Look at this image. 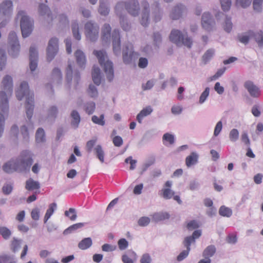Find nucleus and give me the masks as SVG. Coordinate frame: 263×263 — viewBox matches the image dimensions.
<instances>
[{
  "mask_svg": "<svg viewBox=\"0 0 263 263\" xmlns=\"http://www.w3.org/2000/svg\"><path fill=\"white\" fill-rule=\"evenodd\" d=\"M33 162V154L30 151H24L16 160H11L6 163L3 169L7 173L26 172L30 170Z\"/></svg>",
  "mask_w": 263,
  "mask_h": 263,
  "instance_id": "1",
  "label": "nucleus"
},
{
  "mask_svg": "<svg viewBox=\"0 0 263 263\" xmlns=\"http://www.w3.org/2000/svg\"><path fill=\"white\" fill-rule=\"evenodd\" d=\"M209 88L206 87L204 91L201 93L199 98L200 103H203L205 101L206 98L208 97L209 95Z\"/></svg>",
  "mask_w": 263,
  "mask_h": 263,
  "instance_id": "62",
  "label": "nucleus"
},
{
  "mask_svg": "<svg viewBox=\"0 0 263 263\" xmlns=\"http://www.w3.org/2000/svg\"><path fill=\"white\" fill-rule=\"evenodd\" d=\"M3 88L8 94L11 95L12 92V79L9 76L5 77L2 81Z\"/></svg>",
  "mask_w": 263,
  "mask_h": 263,
  "instance_id": "22",
  "label": "nucleus"
},
{
  "mask_svg": "<svg viewBox=\"0 0 263 263\" xmlns=\"http://www.w3.org/2000/svg\"><path fill=\"white\" fill-rule=\"evenodd\" d=\"M249 35H243L239 36V41L243 44H247L249 40V37L253 35V32L249 31L248 32ZM256 42L258 43V45L261 46L263 45V32L260 31L255 34H253Z\"/></svg>",
  "mask_w": 263,
  "mask_h": 263,
  "instance_id": "12",
  "label": "nucleus"
},
{
  "mask_svg": "<svg viewBox=\"0 0 263 263\" xmlns=\"http://www.w3.org/2000/svg\"><path fill=\"white\" fill-rule=\"evenodd\" d=\"M39 11L41 15H46V21L48 23L52 22L54 19L58 18L60 22L62 21L68 22L67 18L64 15H60L58 16L53 14L49 10L48 7L45 4H40L39 6Z\"/></svg>",
  "mask_w": 263,
  "mask_h": 263,
  "instance_id": "8",
  "label": "nucleus"
},
{
  "mask_svg": "<svg viewBox=\"0 0 263 263\" xmlns=\"http://www.w3.org/2000/svg\"><path fill=\"white\" fill-rule=\"evenodd\" d=\"M0 137L4 131L5 116H8L9 111L8 100L6 93L0 92Z\"/></svg>",
  "mask_w": 263,
  "mask_h": 263,
  "instance_id": "6",
  "label": "nucleus"
},
{
  "mask_svg": "<svg viewBox=\"0 0 263 263\" xmlns=\"http://www.w3.org/2000/svg\"><path fill=\"white\" fill-rule=\"evenodd\" d=\"M162 141L165 145H167V144L172 145L175 142V138L173 135L170 133H165L162 137Z\"/></svg>",
  "mask_w": 263,
  "mask_h": 263,
  "instance_id": "33",
  "label": "nucleus"
},
{
  "mask_svg": "<svg viewBox=\"0 0 263 263\" xmlns=\"http://www.w3.org/2000/svg\"><path fill=\"white\" fill-rule=\"evenodd\" d=\"M142 7L143 10L140 22L143 26L145 27L148 25L149 23V4L147 2L144 1L142 3Z\"/></svg>",
  "mask_w": 263,
  "mask_h": 263,
  "instance_id": "19",
  "label": "nucleus"
},
{
  "mask_svg": "<svg viewBox=\"0 0 263 263\" xmlns=\"http://www.w3.org/2000/svg\"><path fill=\"white\" fill-rule=\"evenodd\" d=\"M241 140L247 147L250 146V140L247 132H244L242 133Z\"/></svg>",
  "mask_w": 263,
  "mask_h": 263,
  "instance_id": "55",
  "label": "nucleus"
},
{
  "mask_svg": "<svg viewBox=\"0 0 263 263\" xmlns=\"http://www.w3.org/2000/svg\"><path fill=\"white\" fill-rule=\"evenodd\" d=\"M199 156L196 152H192L186 157L185 159V164L187 167L196 164L198 162Z\"/></svg>",
  "mask_w": 263,
  "mask_h": 263,
  "instance_id": "25",
  "label": "nucleus"
},
{
  "mask_svg": "<svg viewBox=\"0 0 263 263\" xmlns=\"http://www.w3.org/2000/svg\"><path fill=\"white\" fill-rule=\"evenodd\" d=\"M56 208H57V204L55 203H52L49 205V208L47 210L46 213L45 215V217H44V222H46L47 221V220L50 218L51 216L53 213Z\"/></svg>",
  "mask_w": 263,
  "mask_h": 263,
  "instance_id": "36",
  "label": "nucleus"
},
{
  "mask_svg": "<svg viewBox=\"0 0 263 263\" xmlns=\"http://www.w3.org/2000/svg\"><path fill=\"white\" fill-rule=\"evenodd\" d=\"M58 113V108L56 106H52L48 110V116L49 117L55 118Z\"/></svg>",
  "mask_w": 263,
  "mask_h": 263,
  "instance_id": "60",
  "label": "nucleus"
},
{
  "mask_svg": "<svg viewBox=\"0 0 263 263\" xmlns=\"http://www.w3.org/2000/svg\"><path fill=\"white\" fill-rule=\"evenodd\" d=\"M250 96L253 98H258L261 95V91L252 81H248L244 84Z\"/></svg>",
  "mask_w": 263,
  "mask_h": 263,
  "instance_id": "16",
  "label": "nucleus"
},
{
  "mask_svg": "<svg viewBox=\"0 0 263 263\" xmlns=\"http://www.w3.org/2000/svg\"><path fill=\"white\" fill-rule=\"evenodd\" d=\"M184 10V6L182 5H178L176 6L170 14V17L172 20H178L179 19L183 12Z\"/></svg>",
  "mask_w": 263,
  "mask_h": 263,
  "instance_id": "24",
  "label": "nucleus"
},
{
  "mask_svg": "<svg viewBox=\"0 0 263 263\" xmlns=\"http://www.w3.org/2000/svg\"><path fill=\"white\" fill-rule=\"evenodd\" d=\"M36 141L37 142H42L45 140V133L43 129L39 128L36 133Z\"/></svg>",
  "mask_w": 263,
  "mask_h": 263,
  "instance_id": "41",
  "label": "nucleus"
},
{
  "mask_svg": "<svg viewBox=\"0 0 263 263\" xmlns=\"http://www.w3.org/2000/svg\"><path fill=\"white\" fill-rule=\"evenodd\" d=\"M92 245V240L90 238H85L81 240L79 245L78 247L82 250H85L89 248Z\"/></svg>",
  "mask_w": 263,
  "mask_h": 263,
  "instance_id": "35",
  "label": "nucleus"
},
{
  "mask_svg": "<svg viewBox=\"0 0 263 263\" xmlns=\"http://www.w3.org/2000/svg\"><path fill=\"white\" fill-rule=\"evenodd\" d=\"M31 218L34 220H37L40 218V210L38 208L33 209L31 212Z\"/></svg>",
  "mask_w": 263,
  "mask_h": 263,
  "instance_id": "64",
  "label": "nucleus"
},
{
  "mask_svg": "<svg viewBox=\"0 0 263 263\" xmlns=\"http://www.w3.org/2000/svg\"><path fill=\"white\" fill-rule=\"evenodd\" d=\"M65 215L69 217L72 221L75 220L77 217L76 210L73 208H70L68 211H66L65 212Z\"/></svg>",
  "mask_w": 263,
  "mask_h": 263,
  "instance_id": "43",
  "label": "nucleus"
},
{
  "mask_svg": "<svg viewBox=\"0 0 263 263\" xmlns=\"http://www.w3.org/2000/svg\"><path fill=\"white\" fill-rule=\"evenodd\" d=\"M99 12L101 15L104 16L107 15L109 13L108 8L105 6L102 1H100V2Z\"/></svg>",
  "mask_w": 263,
  "mask_h": 263,
  "instance_id": "44",
  "label": "nucleus"
},
{
  "mask_svg": "<svg viewBox=\"0 0 263 263\" xmlns=\"http://www.w3.org/2000/svg\"><path fill=\"white\" fill-rule=\"evenodd\" d=\"M51 76L53 79H57L58 81H61L62 79V73L60 70L58 68L53 69Z\"/></svg>",
  "mask_w": 263,
  "mask_h": 263,
  "instance_id": "51",
  "label": "nucleus"
},
{
  "mask_svg": "<svg viewBox=\"0 0 263 263\" xmlns=\"http://www.w3.org/2000/svg\"><path fill=\"white\" fill-rule=\"evenodd\" d=\"M8 40L9 43L11 45L10 54L13 57H15L18 55L20 49V45L15 32H11L9 33Z\"/></svg>",
  "mask_w": 263,
  "mask_h": 263,
  "instance_id": "10",
  "label": "nucleus"
},
{
  "mask_svg": "<svg viewBox=\"0 0 263 263\" xmlns=\"http://www.w3.org/2000/svg\"><path fill=\"white\" fill-rule=\"evenodd\" d=\"M12 11V3L10 1H6L0 5V19L4 17H9Z\"/></svg>",
  "mask_w": 263,
  "mask_h": 263,
  "instance_id": "14",
  "label": "nucleus"
},
{
  "mask_svg": "<svg viewBox=\"0 0 263 263\" xmlns=\"http://www.w3.org/2000/svg\"><path fill=\"white\" fill-rule=\"evenodd\" d=\"M199 227V224L197 221L193 220L187 223L186 228L189 230H192Z\"/></svg>",
  "mask_w": 263,
  "mask_h": 263,
  "instance_id": "58",
  "label": "nucleus"
},
{
  "mask_svg": "<svg viewBox=\"0 0 263 263\" xmlns=\"http://www.w3.org/2000/svg\"><path fill=\"white\" fill-rule=\"evenodd\" d=\"M136 253L132 251L128 250L122 256V260L123 263H134L137 259Z\"/></svg>",
  "mask_w": 263,
  "mask_h": 263,
  "instance_id": "21",
  "label": "nucleus"
},
{
  "mask_svg": "<svg viewBox=\"0 0 263 263\" xmlns=\"http://www.w3.org/2000/svg\"><path fill=\"white\" fill-rule=\"evenodd\" d=\"M239 137V132L237 129L234 128L232 129L229 134V138L232 142L237 141Z\"/></svg>",
  "mask_w": 263,
  "mask_h": 263,
  "instance_id": "48",
  "label": "nucleus"
},
{
  "mask_svg": "<svg viewBox=\"0 0 263 263\" xmlns=\"http://www.w3.org/2000/svg\"><path fill=\"white\" fill-rule=\"evenodd\" d=\"M6 57L4 50L0 49V70H3L5 66Z\"/></svg>",
  "mask_w": 263,
  "mask_h": 263,
  "instance_id": "47",
  "label": "nucleus"
},
{
  "mask_svg": "<svg viewBox=\"0 0 263 263\" xmlns=\"http://www.w3.org/2000/svg\"><path fill=\"white\" fill-rule=\"evenodd\" d=\"M94 152L100 162L103 163L104 162L105 153L102 146L100 145H97L94 149Z\"/></svg>",
  "mask_w": 263,
  "mask_h": 263,
  "instance_id": "32",
  "label": "nucleus"
},
{
  "mask_svg": "<svg viewBox=\"0 0 263 263\" xmlns=\"http://www.w3.org/2000/svg\"><path fill=\"white\" fill-rule=\"evenodd\" d=\"M221 6L224 11L229 10L231 6V0H220Z\"/></svg>",
  "mask_w": 263,
  "mask_h": 263,
  "instance_id": "49",
  "label": "nucleus"
},
{
  "mask_svg": "<svg viewBox=\"0 0 263 263\" xmlns=\"http://www.w3.org/2000/svg\"><path fill=\"white\" fill-rule=\"evenodd\" d=\"M92 78L93 82L96 85H100L101 83L100 69L98 67H93L92 70Z\"/></svg>",
  "mask_w": 263,
  "mask_h": 263,
  "instance_id": "29",
  "label": "nucleus"
},
{
  "mask_svg": "<svg viewBox=\"0 0 263 263\" xmlns=\"http://www.w3.org/2000/svg\"><path fill=\"white\" fill-rule=\"evenodd\" d=\"M112 142L115 146L120 147L123 144L122 138L119 136H116L112 139Z\"/></svg>",
  "mask_w": 263,
  "mask_h": 263,
  "instance_id": "59",
  "label": "nucleus"
},
{
  "mask_svg": "<svg viewBox=\"0 0 263 263\" xmlns=\"http://www.w3.org/2000/svg\"><path fill=\"white\" fill-rule=\"evenodd\" d=\"M125 10L131 15L136 16L139 13V6L137 0H128L126 2H119L117 4L115 7V12L120 20V24L123 30L127 31L130 27L128 24H124V19L122 14Z\"/></svg>",
  "mask_w": 263,
  "mask_h": 263,
  "instance_id": "2",
  "label": "nucleus"
},
{
  "mask_svg": "<svg viewBox=\"0 0 263 263\" xmlns=\"http://www.w3.org/2000/svg\"><path fill=\"white\" fill-rule=\"evenodd\" d=\"M150 222L149 218L147 217H142L138 220V224L141 227H145L147 226Z\"/></svg>",
  "mask_w": 263,
  "mask_h": 263,
  "instance_id": "57",
  "label": "nucleus"
},
{
  "mask_svg": "<svg viewBox=\"0 0 263 263\" xmlns=\"http://www.w3.org/2000/svg\"><path fill=\"white\" fill-rule=\"evenodd\" d=\"M138 55V53L133 51V46L129 43L126 45L123 51V60L125 64H129L132 62L133 57Z\"/></svg>",
  "mask_w": 263,
  "mask_h": 263,
  "instance_id": "13",
  "label": "nucleus"
},
{
  "mask_svg": "<svg viewBox=\"0 0 263 263\" xmlns=\"http://www.w3.org/2000/svg\"><path fill=\"white\" fill-rule=\"evenodd\" d=\"M75 57L77 64L80 67H83L86 63V58L84 53L80 50H77L75 52Z\"/></svg>",
  "mask_w": 263,
  "mask_h": 263,
  "instance_id": "27",
  "label": "nucleus"
},
{
  "mask_svg": "<svg viewBox=\"0 0 263 263\" xmlns=\"http://www.w3.org/2000/svg\"><path fill=\"white\" fill-rule=\"evenodd\" d=\"M111 27L108 24L104 25L102 28L101 39L102 41L108 40L110 36Z\"/></svg>",
  "mask_w": 263,
  "mask_h": 263,
  "instance_id": "28",
  "label": "nucleus"
},
{
  "mask_svg": "<svg viewBox=\"0 0 263 263\" xmlns=\"http://www.w3.org/2000/svg\"><path fill=\"white\" fill-rule=\"evenodd\" d=\"M262 0H254L253 3L254 10L259 12L261 9V4Z\"/></svg>",
  "mask_w": 263,
  "mask_h": 263,
  "instance_id": "63",
  "label": "nucleus"
},
{
  "mask_svg": "<svg viewBox=\"0 0 263 263\" xmlns=\"http://www.w3.org/2000/svg\"><path fill=\"white\" fill-rule=\"evenodd\" d=\"M16 96L18 100L26 97V112L28 118L30 120L33 113L34 94L30 91L28 84L26 82H22L16 91Z\"/></svg>",
  "mask_w": 263,
  "mask_h": 263,
  "instance_id": "3",
  "label": "nucleus"
},
{
  "mask_svg": "<svg viewBox=\"0 0 263 263\" xmlns=\"http://www.w3.org/2000/svg\"><path fill=\"white\" fill-rule=\"evenodd\" d=\"M219 214L222 216L230 217L232 214V211L231 209L222 205L219 209Z\"/></svg>",
  "mask_w": 263,
  "mask_h": 263,
  "instance_id": "38",
  "label": "nucleus"
},
{
  "mask_svg": "<svg viewBox=\"0 0 263 263\" xmlns=\"http://www.w3.org/2000/svg\"><path fill=\"white\" fill-rule=\"evenodd\" d=\"M216 252V248L214 246H209L204 250L203 256L205 258L212 257Z\"/></svg>",
  "mask_w": 263,
  "mask_h": 263,
  "instance_id": "37",
  "label": "nucleus"
},
{
  "mask_svg": "<svg viewBox=\"0 0 263 263\" xmlns=\"http://www.w3.org/2000/svg\"><path fill=\"white\" fill-rule=\"evenodd\" d=\"M37 52L35 48L31 46L29 49L30 69L33 71L35 70L37 66Z\"/></svg>",
  "mask_w": 263,
  "mask_h": 263,
  "instance_id": "18",
  "label": "nucleus"
},
{
  "mask_svg": "<svg viewBox=\"0 0 263 263\" xmlns=\"http://www.w3.org/2000/svg\"><path fill=\"white\" fill-rule=\"evenodd\" d=\"M214 53V50H208L202 57V60L204 63H206L213 57Z\"/></svg>",
  "mask_w": 263,
  "mask_h": 263,
  "instance_id": "50",
  "label": "nucleus"
},
{
  "mask_svg": "<svg viewBox=\"0 0 263 263\" xmlns=\"http://www.w3.org/2000/svg\"><path fill=\"white\" fill-rule=\"evenodd\" d=\"M72 120L71 122V125L74 128H77L80 122V116L78 112L76 110H73L71 113Z\"/></svg>",
  "mask_w": 263,
  "mask_h": 263,
  "instance_id": "31",
  "label": "nucleus"
},
{
  "mask_svg": "<svg viewBox=\"0 0 263 263\" xmlns=\"http://www.w3.org/2000/svg\"><path fill=\"white\" fill-rule=\"evenodd\" d=\"M25 188L28 191L39 189L40 188V184L37 181L33 180L32 178H29L26 182Z\"/></svg>",
  "mask_w": 263,
  "mask_h": 263,
  "instance_id": "30",
  "label": "nucleus"
},
{
  "mask_svg": "<svg viewBox=\"0 0 263 263\" xmlns=\"http://www.w3.org/2000/svg\"><path fill=\"white\" fill-rule=\"evenodd\" d=\"M112 37L113 51L115 54L118 55L121 50L120 36L118 30H115L113 31Z\"/></svg>",
  "mask_w": 263,
  "mask_h": 263,
  "instance_id": "17",
  "label": "nucleus"
},
{
  "mask_svg": "<svg viewBox=\"0 0 263 263\" xmlns=\"http://www.w3.org/2000/svg\"><path fill=\"white\" fill-rule=\"evenodd\" d=\"M92 121L96 124L100 125L103 126L105 124V120H104V115H101L100 117L94 115L91 118Z\"/></svg>",
  "mask_w": 263,
  "mask_h": 263,
  "instance_id": "40",
  "label": "nucleus"
},
{
  "mask_svg": "<svg viewBox=\"0 0 263 263\" xmlns=\"http://www.w3.org/2000/svg\"><path fill=\"white\" fill-rule=\"evenodd\" d=\"M58 50V40L57 38H51L48 43L47 49V59L50 62L51 61Z\"/></svg>",
  "mask_w": 263,
  "mask_h": 263,
  "instance_id": "11",
  "label": "nucleus"
},
{
  "mask_svg": "<svg viewBox=\"0 0 263 263\" xmlns=\"http://www.w3.org/2000/svg\"><path fill=\"white\" fill-rule=\"evenodd\" d=\"M93 53L97 58L100 65L103 68L108 81H112L114 77L113 64L107 59L106 52L104 50H95Z\"/></svg>",
  "mask_w": 263,
  "mask_h": 263,
  "instance_id": "4",
  "label": "nucleus"
},
{
  "mask_svg": "<svg viewBox=\"0 0 263 263\" xmlns=\"http://www.w3.org/2000/svg\"><path fill=\"white\" fill-rule=\"evenodd\" d=\"M252 0H236V5L242 8H246L250 6Z\"/></svg>",
  "mask_w": 263,
  "mask_h": 263,
  "instance_id": "52",
  "label": "nucleus"
},
{
  "mask_svg": "<svg viewBox=\"0 0 263 263\" xmlns=\"http://www.w3.org/2000/svg\"><path fill=\"white\" fill-rule=\"evenodd\" d=\"M224 30L227 32H230L232 28V23L231 18L227 17L223 25Z\"/></svg>",
  "mask_w": 263,
  "mask_h": 263,
  "instance_id": "53",
  "label": "nucleus"
},
{
  "mask_svg": "<svg viewBox=\"0 0 263 263\" xmlns=\"http://www.w3.org/2000/svg\"><path fill=\"white\" fill-rule=\"evenodd\" d=\"M72 30L74 37L77 40H80L81 35L79 32V26L77 23H73L72 24Z\"/></svg>",
  "mask_w": 263,
  "mask_h": 263,
  "instance_id": "45",
  "label": "nucleus"
},
{
  "mask_svg": "<svg viewBox=\"0 0 263 263\" xmlns=\"http://www.w3.org/2000/svg\"><path fill=\"white\" fill-rule=\"evenodd\" d=\"M99 27L96 24L91 22H87L85 25V34L90 41H96L99 36Z\"/></svg>",
  "mask_w": 263,
  "mask_h": 263,
  "instance_id": "9",
  "label": "nucleus"
},
{
  "mask_svg": "<svg viewBox=\"0 0 263 263\" xmlns=\"http://www.w3.org/2000/svg\"><path fill=\"white\" fill-rule=\"evenodd\" d=\"M190 238H185L183 241L184 246L186 248V250L183 251L181 252L179 255L177 256L178 261H181L186 258L189 255L190 251Z\"/></svg>",
  "mask_w": 263,
  "mask_h": 263,
  "instance_id": "23",
  "label": "nucleus"
},
{
  "mask_svg": "<svg viewBox=\"0 0 263 263\" xmlns=\"http://www.w3.org/2000/svg\"><path fill=\"white\" fill-rule=\"evenodd\" d=\"M0 235L2 236L5 239H8L11 235V231L5 227H0Z\"/></svg>",
  "mask_w": 263,
  "mask_h": 263,
  "instance_id": "39",
  "label": "nucleus"
},
{
  "mask_svg": "<svg viewBox=\"0 0 263 263\" xmlns=\"http://www.w3.org/2000/svg\"><path fill=\"white\" fill-rule=\"evenodd\" d=\"M153 111V109L150 106H146L142 110L137 116V120L139 123H142V121L145 117L150 115Z\"/></svg>",
  "mask_w": 263,
  "mask_h": 263,
  "instance_id": "26",
  "label": "nucleus"
},
{
  "mask_svg": "<svg viewBox=\"0 0 263 263\" xmlns=\"http://www.w3.org/2000/svg\"><path fill=\"white\" fill-rule=\"evenodd\" d=\"M20 245L21 241L15 238H13L10 245L11 251L14 253L16 252L20 248Z\"/></svg>",
  "mask_w": 263,
  "mask_h": 263,
  "instance_id": "42",
  "label": "nucleus"
},
{
  "mask_svg": "<svg viewBox=\"0 0 263 263\" xmlns=\"http://www.w3.org/2000/svg\"><path fill=\"white\" fill-rule=\"evenodd\" d=\"M118 245L119 248L121 250H123L127 248L128 242L125 238H121L119 240Z\"/></svg>",
  "mask_w": 263,
  "mask_h": 263,
  "instance_id": "54",
  "label": "nucleus"
},
{
  "mask_svg": "<svg viewBox=\"0 0 263 263\" xmlns=\"http://www.w3.org/2000/svg\"><path fill=\"white\" fill-rule=\"evenodd\" d=\"M21 18L20 26L22 35L24 37L28 36L33 30V21L26 15L25 12L20 11L18 12L16 18Z\"/></svg>",
  "mask_w": 263,
  "mask_h": 263,
  "instance_id": "5",
  "label": "nucleus"
},
{
  "mask_svg": "<svg viewBox=\"0 0 263 263\" xmlns=\"http://www.w3.org/2000/svg\"><path fill=\"white\" fill-rule=\"evenodd\" d=\"M89 95L92 97H96L98 95V91L96 87L92 85H90L88 89Z\"/></svg>",
  "mask_w": 263,
  "mask_h": 263,
  "instance_id": "56",
  "label": "nucleus"
},
{
  "mask_svg": "<svg viewBox=\"0 0 263 263\" xmlns=\"http://www.w3.org/2000/svg\"><path fill=\"white\" fill-rule=\"evenodd\" d=\"M170 215L166 212H160L155 213L153 215V219L155 221H159L168 219Z\"/></svg>",
  "mask_w": 263,
  "mask_h": 263,
  "instance_id": "34",
  "label": "nucleus"
},
{
  "mask_svg": "<svg viewBox=\"0 0 263 263\" xmlns=\"http://www.w3.org/2000/svg\"><path fill=\"white\" fill-rule=\"evenodd\" d=\"M140 263H151L152 258L150 255L148 253H145L142 255L141 257Z\"/></svg>",
  "mask_w": 263,
  "mask_h": 263,
  "instance_id": "61",
  "label": "nucleus"
},
{
  "mask_svg": "<svg viewBox=\"0 0 263 263\" xmlns=\"http://www.w3.org/2000/svg\"><path fill=\"white\" fill-rule=\"evenodd\" d=\"M96 108V105L94 102H89L87 103L84 108V110L86 113L89 115L92 114Z\"/></svg>",
  "mask_w": 263,
  "mask_h": 263,
  "instance_id": "46",
  "label": "nucleus"
},
{
  "mask_svg": "<svg viewBox=\"0 0 263 263\" xmlns=\"http://www.w3.org/2000/svg\"><path fill=\"white\" fill-rule=\"evenodd\" d=\"M170 40L177 45L182 43L187 48H191L192 45V40L186 36V34H183L178 30H173L170 35Z\"/></svg>",
  "mask_w": 263,
  "mask_h": 263,
  "instance_id": "7",
  "label": "nucleus"
},
{
  "mask_svg": "<svg viewBox=\"0 0 263 263\" xmlns=\"http://www.w3.org/2000/svg\"><path fill=\"white\" fill-rule=\"evenodd\" d=\"M172 185V183L171 181H167L161 191V194L164 199H170L174 195L175 192L171 190Z\"/></svg>",
  "mask_w": 263,
  "mask_h": 263,
  "instance_id": "20",
  "label": "nucleus"
},
{
  "mask_svg": "<svg viewBox=\"0 0 263 263\" xmlns=\"http://www.w3.org/2000/svg\"><path fill=\"white\" fill-rule=\"evenodd\" d=\"M202 28L207 31H211L215 25V22L209 13H204L202 16Z\"/></svg>",
  "mask_w": 263,
  "mask_h": 263,
  "instance_id": "15",
  "label": "nucleus"
}]
</instances>
